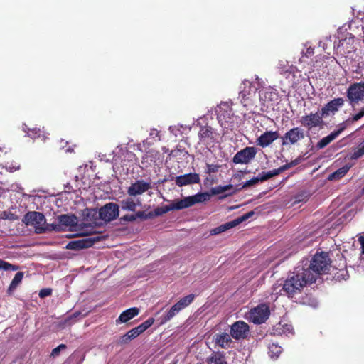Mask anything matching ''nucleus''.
Instances as JSON below:
<instances>
[{
    "instance_id": "19",
    "label": "nucleus",
    "mask_w": 364,
    "mask_h": 364,
    "mask_svg": "<svg viewBox=\"0 0 364 364\" xmlns=\"http://www.w3.org/2000/svg\"><path fill=\"white\" fill-rule=\"evenodd\" d=\"M278 138L277 132H266L257 139V144L262 147H266Z\"/></svg>"
},
{
    "instance_id": "45",
    "label": "nucleus",
    "mask_w": 364,
    "mask_h": 364,
    "mask_svg": "<svg viewBox=\"0 0 364 364\" xmlns=\"http://www.w3.org/2000/svg\"><path fill=\"white\" fill-rule=\"evenodd\" d=\"M220 166L217 164H207L206 166V173L208 174L216 173L218 171V169Z\"/></svg>"
},
{
    "instance_id": "52",
    "label": "nucleus",
    "mask_w": 364,
    "mask_h": 364,
    "mask_svg": "<svg viewBox=\"0 0 364 364\" xmlns=\"http://www.w3.org/2000/svg\"><path fill=\"white\" fill-rule=\"evenodd\" d=\"M154 318H149V319L145 321L141 324L144 326V328L146 330L147 328H149L154 323Z\"/></svg>"
},
{
    "instance_id": "60",
    "label": "nucleus",
    "mask_w": 364,
    "mask_h": 364,
    "mask_svg": "<svg viewBox=\"0 0 364 364\" xmlns=\"http://www.w3.org/2000/svg\"><path fill=\"white\" fill-rule=\"evenodd\" d=\"M289 168H290V166H289V163H287V164H284V166L279 167V169H280L281 172H283V171H286V170H287Z\"/></svg>"
},
{
    "instance_id": "4",
    "label": "nucleus",
    "mask_w": 364,
    "mask_h": 364,
    "mask_svg": "<svg viewBox=\"0 0 364 364\" xmlns=\"http://www.w3.org/2000/svg\"><path fill=\"white\" fill-rule=\"evenodd\" d=\"M23 222L27 226H33L35 228V232L42 234L49 229L46 225V219L45 215L39 212L31 211L27 213L23 218Z\"/></svg>"
},
{
    "instance_id": "34",
    "label": "nucleus",
    "mask_w": 364,
    "mask_h": 364,
    "mask_svg": "<svg viewBox=\"0 0 364 364\" xmlns=\"http://www.w3.org/2000/svg\"><path fill=\"white\" fill-rule=\"evenodd\" d=\"M94 227L90 224H84L78 225L76 230L81 231L82 235H90L94 232Z\"/></svg>"
},
{
    "instance_id": "10",
    "label": "nucleus",
    "mask_w": 364,
    "mask_h": 364,
    "mask_svg": "<svg viewBox=\"0 0 364 364\" xmlns=\"http://www.w3.org/2000/svg\"><path fill=\"white\" fill-rule=\"evenodd\" d=\"M151 188L150 182L144 180H137L132 183L127 189V193L129 196H136L142 195Z\"/></svg>"
},
{
    "instance_id": "64",
    "label": "nucleus",
    "mask_w": 364,
    "mask_h": 364,
    "mask_svg": "<svg viewBox=\"0 0 364 364\" xmlns=\"http://www.w3.org/2000/svg\"><path fill=\"white\" fill-rule=\"evenodd\" d=\"M246 214H247V217L250 218V217H252L254 215V212L250 211V212L247 213Z\"/></svg>"
},
{
    "instance_id": "9",
    "label": "nucleus",
    "mask_w": 364,
    "mask_h": 364,
    "mask_svg": "<svg viewBox=\"0 0 364 364\" xmlns=\"http://www.w3.org/2000/svg\"><path fill=\"white\" fill-rule=\"evenodd\" d=\"M347 95L352 103L362 100L364 97V82L351 85L348 89Z\"/></svg>"
},
{
    "instance_id": "32",
    "label": "nucleus",
    "mask_w": 364,
    "mask_h": 364,
    "mask_svg": "<svg viewBox=\"0 0 364 364\" xmlns=\"http://www.w3.org/2000/svg\"><path fill=\"white\" fill-rule=\"evenodd\" d=\"M234 228V224L232 221L228 222L225 224H223L217 228H215L210 230V234L213 235L220 234L223 232L229 229Z\"/></svg>"
},
{
    "instance_id": "6",
    "label": "nucleus",
    "mask_w": 364,
    "mask_h": 364,
    "mask_svg": "<svg viewBox=\"0 0 364 364\" xmlns=\"http://www.w3.org/2000/svg\"><path fill=\"white\" fill-rule=\"evenodd\" d=\"M100 218L105 222H110L119 216V205L114 203H109L99 210Z\"/></svg>"
},
{
    "instance_id": "22",
    "label": "nucleus",
    "mask_w": 364,
    "mask_h": 364,
    "mask_svg": "<svg viewBox=\"0 0 364 364\" xmlns=\"http://www.w3.org/2000/svg\"><path fill=\"white\" fill-rule=\"evenodd\" d=\"M345 129V126L342 127H339L337 131H334L331 132L328 136L322 138L318 143L317 147L319 149H323L328 144H330L332 141H333L343 130Z\"/></svg>"
},
{
    "instance_id": "16",
    "label": "nucleus",
    "mask_w": 364,
    "mask_h": 364,
    "mask_svg": "<svg viewBox=\"0 0 364 364\" xmlns=\"http://www.w3.org/2000/svg\"><path fill=\"white\" fill-rule=\"evenodd\" d=\"M200 181L198 173H190L188 174L181 175L175 179V183L178 186H183L193 183H198Z\"/></svg>"
},
{
    "instance_id": "14",
    "label": "nucleus",
    "mask_w": 364,
    "mask_h": 364,
    "mask_svg": "<svg viewBox=\"0 0 364 364\" xmlns=\"http://www.w3.org/2000/svg\"><path fill=\"white\" fill-rule=\"evenodd\" d=\"M304 137V132L299 127H295L287 132L282 137V145L287 146L294 144Z\"/></svg>"
},
{
    "instance_id": "54",
    "label": "nucleus",
    "mask_w": 364,
    "mask_h": 364,
    "mask_svg": "<svg viewBox=\"0 0 364 364\" xmlns=\"http://www.w3.org/2000/svg\"><path fill=\"white\" fill-rule=\"evenodd\" d=\"M149 135L152 138L156 137V138H158L159 141L160 140L159 132L156 129H151Z\"/></svg>"
},
{
    "instance_id": "8",
    "label": "nucleus",
    "mask_w": 364,
    "mask_h": 364,
    "mask_svg": "<svg viewBox=\"0 0 364 364\" xmlns=\"http://www.w3.org/2000/svg\"><path fill=\"white\" fill-rule=\"evenodd\" d=\"M257 154L256 148L247 146L238 151L233 157L235 164H247L255 157Z\"/></svg>"
},
{
    "instance_id": "15",
    "label": "nucleus",
    "mask_w": 364,
    "mask_h": 364,
    "mask_svg": "<svg viewBox=\"0 0 364 364\" xmlns=\"http://www.w3.org/2000/svg\"><path fill=\"white\" fill-rule=\"evenodd\" d=\"M99 239V237H95L70 241L66 245V249L80 250L84 248H87L91 247L96 241H98Z\"/></svg>"
},
{
    "instance_id": "63",
    "label": "nucleus",
    "mask_w": 364,
    "mask_h": 364,
    "mask_svg": "<svg viewBox=\"0 0 364 364\" xmlns=\"http://www.w3.org/2000/svg\"><path fill=\"white\" fill-rule=\"evenodd\" d=\"M148 158H149V156L147 154L142 157V160H141L142 164H145L146 163H148Z\"/></svg>"
},
{
    "instance_id": "53",
    "label": "nucleus",
    "mask_w": 364,
    "mask_h": 364,
    "mask_svg": "<svg viewBox=\"0 0 364 364\" xmlns=\"http://www.w3.org/2000/svg\"><path fill=\"white\" fill-rule=\"evenodd\" d=\"M302 55L309 58L311 55H314V48H311V47H309L306 48V50L304 52V51H302L301 52Z\"/></svg>"
},
{
    "instance_id": "24",
    "label": "nucleus",
    "mask_w": 364,
    "mask_h": 364,
    "mask_svg": "<svg viewBox=\"0 0 364 364\" xmlns=\"http://www.w3.org/2000/svg\"><path fill=\"white\" fill-rule=\"evenodd\" d=\"M58 220L60 225L66 227H73L77 225V218L74 215H60L58 218Z\"/></svg>"
},
{
    "instance_id": "27",
    "label": "nucleus",
    "mask_w": 364,
    "mask_h": 364,
    "mask_svg": "<svg viewBox=\"0 0 364 364\" xmlns=\"http://www.w3.org/2000/svg\"><path fill=\"white\" fill-rule=\"evenodd\" d=\"M350 167L348 166H343L336 171L335 172L332 173L328 176V180L333 181V180H338L343 177L349 171Z\"/></svg>"
},
{
    "instance_id": "61",
    "label": "nucleus",
    "mask_w": 364,
    "mask_h": 364,
    "mask_svg": "<svg viewBox=\"0 0 364 364\" xmlns=\"http://www.w3.org/2000/svg\"><path fill=\"white\" fill-rule=\"evenodd\" d=\"M299 160L295 159L294 161H291L289 164L290 168L296 166L299 164Z\"/></svg>"
},
{
    "instance_id": "31",
    "label": "nucleus",
    "mask_w": 364,
    "mask_h": 364,
    "mask_svg": "<svg viewBox=\"0 0 364 364\" xmlns=\"http://www.w3.org/2000/svg\"><path fill=\"white\" fill-rule=\"evenodd\" d=\"M23 277V272H18L15 274L8 289L9 293H11L13 291L16 289L18 285L22 282Z\"/></svg>"
},
{
    "instance_id": "1",
    "label": "nucleus",
    "mask_w": 364,
    "mask_h": 364,
    "mask_svg": "<svg viewBox=\"0 0 364 364\" xmlns=\"http://www.w3.org/2000/svg\"><path fill=\"white\" fill-rule=\"evenodd\" d=\"M312 283H314V277L311 274H307L301 265H298L282 285L276 284L273 287L272 294L277 295L283 291L288 297L294 298L296 295L301 294L304 287Z\"/></svg>"
},
{
    "instance_id": "23",
    "label": "nucleus",
    "mask_w": 364,
    "mask_h": 364,
    "mask_svg": "<svg viewBox=\"0 0 364 364\" xmlns=\"http://www.w3.org/2000/svg\"><path fill=\"white\" fill-rule=\"evenodd\" d=\"M232 341L227 333L218 334L215 336V343L222 348H228L231 346Z\"/></svg>"
},
{
    "instance_id": "43",
    "label": "nucleus",
    "mask_w": 364,
    "mask_h": 364,
    "mask_svg": "<svg viewBox=\"0 0 364 364\" xmlns=\"http://www.w3.org/2000/svg\"><path fill=\"white\" fill-rule=\"evenodd\" d=\"M0 218L3 220H16L18 217L10 211H3L1 213Z\"/></svg>"
},
{
    "instance_id": "33",
    "label": "nucleus",
    "mask_w": 364,
    "mask_h": 364,
    "mask_svg": "<svg viewBox=\"0 0 364 364\" xmlns=\"http://www.w3.org/2000/svg\"><path fill=\"white\" fill-rule=\"evenodd\" d=\"M363 116H364V107L360 110V112L358 114L353 115L351 118H349L347 120H346L345 122H343V123H341L339 125V127H342L345 126V129H346L348 126H349L354 122L359 120Z\"/></svg>"
},
{
    "instance_id": "26",
    "label": "nucleus",
    "mask_w": 364,
    "mask_h": 364,
    "mask_svg": "<svg viewBox=\"0 0 364 364\" xmlns=\"http://www.w3.org/2000/svg\"><path fill=\"white\" fill-rule=\"evenodd\" d=\"M139 334L137 333L135 330V328H132L130 331H129L127 333L121 336L119 339V344H125L129 343L131 340L136 338L139 336Z\"/></svg>"
},
{
    "instance_id": "39",
    "label": "nucleus",
    "mask_w": 364,
    "mask_h": 364,
    "mask_svg": "<svg viewBox=\"0 0 364 364\" xmlns=\"http://www.w3.org/2000/svg\"><path fill=\"white\" fill-rule=\"evenodd\" d=\"M273 95L276 96V93L272 90L264 91L259 94L260 100L263 101L265 103L267 100H272Z\"/></svg>"
},
{
    "instance_id": "36",
    "label": "nucleus",
    "mask_w": 364,
    "mask_h": 364,
    "mask_svg": "<svg viewBox=\"0 0 364 364\" xmlns=\"http://www.w3.org/2000/svg\"><path fill=\"white\" fill-rule=\"evenodd\" d=\"M23 131L27 134V136L32 139H35L36 137L41 136L40 129H36V128L28 129L26 124L23 125Z\"/></svg>"
},
{
    "instance_id": "11",
    "label": "nucleus",
    "mask_w": 364,
    "mask_h": 364,
    "mask_svg": "<svg viewBox=\"0 0 364 364\" xmlns=\"http://www.w3.org/2000/svg\"><path fill=\"white\" fill-rule=\"evenodd\" d=\"M249 333V326L244 321H239L235 322L230 328L231 336L236 339L240 340L245 338L247 336Z\"/></svg>"
},
{
    "instance_id": "7",
    "label": "nucleus",
    "mask_w": 364,
    "mask_h": 364,
    "mask_svg": "<svg viewBox=\"0 0 364 364\" xmlns=\"http://www.w3.org/2000/svg\"><path fill=\"white\" fill-rule=\"evenodd\" d=\"M216 112L218 114V121L221 123L222 126H225V123L232 122L234 115L228 102H221Z\"/></svg>"
},
{
    "instance_id": "35",
    "label": "nucleus",
    "mask_w": 364,
    "mask_h": 364,
    "mask_svg": "<svg viewBox=\"0 0 364 364\" xmlns=\"http://www.w3.org/2000/svg\"><path fill=\"white\" fill-rule=\"evenodd\" d=\"M282 348L277 344L272 343L269 346V354L272 358H277L282 353Z\"/></svg>"
},
{
    "instance_id": "49",
    "label": "nucleus",
    "mask_w": 364,
    "mask_h": 364,
    "mask_svg": "<svg viewBox=\"0 0 364 364\" xmlns=\"http://www.w3.org/2000/svg\"><path fill=\"white\" fill-rule=\"evenodd\" d=\"M327 41H331V36H327L324 41H320L318 43V46L322 47L324 50L327 48Z\"/></svg>"
},
{
    "instance_id": "13",
    "label": "nucleus",
    "mask_w": 364,
    "mask_h": 364,
    "mask_svg": "<svg viewBox=\"0 0 364 364\" xmlns=\"http://www.w3.org/2000/svg\"><path fill=\"white\" fill-rule=\"evenodd\" d=\"M198 137L200 143L206 146L213 145L216 139L213 129L209 126L200 127Z\"/></svg>"
},
{
    "instance_id": "5",
    "label": "nucleus",
    "mask_w": 364,
    "mask_h": 364,
    "mask_svg": "<svg viewBox=\"0 0 364 364\" xmlns=\"http://www.w3.org/2000/svg\"><path fill=\"white\" fill-rule=\"evenodd\" d=\"M269 316V307L266 304H260L251 309L248 318L251 322L255 324H261L268 318Z\"/></svg>"
},
{
    "instance_id": "2",
    "label": "nucleus",
    "mask_w": 364,
    "mask_h": 364,
    "mask_svg": "<svg viewBox=\"0 0 364 364\" xmlns=\"http://www.w3.org/2000/svg\"><path fill=\"white\" fill-rule=\"evenodd\" d=\"M330 264L331 259L328 254L322 252L315 254L310 264H308V261H302L300 265L307 274H311L314 277V282H315L320 274L328 272Z\"/></svg>"
},
{
    "instance_id": "40",
    "label": "nucleus",
    "mask_w": 364,
    "mask_h": 364,
    "mask_svg": "<svg viewBox=\"0 0 364 364\" xmlns=\"http://www.w3.org/2000/svg\"><path fill=\"white\" fill-rule=\"evenodd\" d=\"M265 180L262 178V173L259 174L257 177H255L249 181H247L243 187H248L258 183L260 181H264Z\"/></svg>"
},
{
    "instance_id": "17",
    "label": "nucleus",
    "mask_w": 364,
    "mask_h": 364,
    "mask_svg": "<svg viewBox=\"0 0 364 364\" xmlns=\"http://www.w3.org/2000/svg\"><path fill=\"white\" fill-rule=\"evenodd\" d=\"M344 100L341 97L336 98L328 104H326L322 109L321 113L323 117H326L330 115L331 114H334L336 112L340 107L343 105Z\"/></svg>"
},
{
    "instance_id": "20",
    "label": "nucleus",
    "mask_w": 364,
    "mask_h": 364,
    "mask_svg": "<svg viewBox=\"0 0 364 364\" xmlns=\"http://www.w3.org/2000/svg\"><path fill=\"white\" fill-rule=\"evenodd\" d=\"M141 205L139 199H134L132 196L126 198L121 200L120 205L123 210L134 212L137 206Z\"/></svg>"
},
{
    "instance_id": "30",
    "label": "nucleus",
    "mask_w": 364,
    "mask_h": 364,
    "mask_svg": "<svg viewBox=\"0 0 364 364\" xmlns=\"http://www.w3.org/2000/svg\"><path fill=\"white\" fill-rule=\"evenodd\" d=\"M194 294H189L181 298L175 305L181 311L188 306L194 299Z\"/></svg>"
},
{
    "instance_id": "25",
    "label": "nucleus",
    "mask_w": 364,
    "mask_h": 364,
    "mask_svg": "<svg viewBox=\"0 0 364 364\" xmlns=\"http://www.w3.org/2000/svg\"><path fill=\"white\" fill-rule=\"evenodd\" d=\"M181 310L174 304L167 312L166 314L161 317V324H164L169 320H171L173 317H174L177 314H178Z\"/></svg>"
},
{
    "instance_id": "41",
    "label": "nucleus",
    "mask_w": 364,
    "mask_h": 364,
    "mask_svg": "<svg viewBox=\"0 0 364 364\" xmlns=\"http://www.w3.org/2000/svg\"><path fill=\"white\" fill-rule=\"evenodd\" d=\"M18 269V266L13 265L2 259H0V269L16 271Z\"/></svg>"
},
{
    "instance_id": "37",
    "label": "nucleus",
    "mask_w": 364,
    "mask_h": 364,
    "mask_svg": "<svg viewBox=\"0 0 364 364\" xmlns=\"http://www.w3.org/2000/svg\"><path fill=\"white\" fill-rule=\"evenodd\" d=\"M233 186L231 184L226 185V186H218L215 188H213L211 189V192L213 195H218L223 193H225L228 191L232 190Z\"/></svg>"
},
{
    "instance_id": "29",
    "label": "nucleus",
    "mask_w": 364,
    "mask_h": 364,
    "mask_svg": "<svg viewBox=\"0 0 364 364\" xmlns=\"http://www.w3.org/2000/svg\"><path fill=\"white\" fill-rule=\"evenodd\" d=\"M278 69L281 74H291L294 73V68L290 65L287 61L279 60Z\"/></svg>"
},
{
    "instance_id": "42",
    "label": "nucleus",
    "mask_w": 364,
    "mask_h": 364,
    "mask_svg": "<svg viewBox=\"0 0 364 364\" xmlns=\"http://www.w3.org/2000/svg\"><path fill=\"white\" fill-rule=\"evenodd\" d=\"M364 155V144H361L360 146L353 151L350 158L351 159H358Z\"/></svg>"
},
{
    "instance_id": "44",
    "label": "nucleus",
    "mask_w": 364,
    "mask_h": 364,
    "mask_svg": "<svg viewBox=\"0 0 364 364\" xmlns=\"http://www.w3.org/2000/svg\"><path fill=\"white\" fill-rule=\"evenodd\" d=\"M280 173H282V172H281L279 168L272 170V171H270L269 172H262V178L266 181L273 176H277Z\"/></svg>"
},
{
    "instance_id": "28",
    "label": "nucleus",
    "mask_w": 364,
    "mask_h": 364,
    "mask_svg": "<svg viewBox=\"0 0 364 364\" xmlns=\"http://www.w3.org/2000/svg\"><path fill=\"white\" fill-rule=\"evenodd\" d=\"M208 364H227V362L223 354L215 353L208 359Z\"/></svg>"
},
{
    "instance_id": "50",
    "label": "nucleus",
    "mask_w": 364,
    "mask_h": 364,
    "mask_svg": "<svg viewBox=\"0 0 364 364\" xmlns=\"http://www.w3.org/2000/svg\"><path fill=\"white\" fill-rule=\"evenodd\" d=\"M66 348L65 345L64 344H60L59 345L58 347H56L55 348H54L53 350H52V355L55 356V355H58L60 353V351L62 350V349H65Z\"/></svg>"
},
{
    "instance_id": "55",
    "label": "nucleus",
    "mask_w": 364,
    "mask_h": 364,
    "mask_svg": "<svg viewBox=\"0 0 364 364\" xmlns=\"http://www.w3.org/2000/svg\"><path fill=\"white\" fill-rule=\"evenodd\" d=\"M122 219L124 221H130V222L136 220L134 215H126L123 216L122 218Z\"/></svg>"
},
{
    "instance_id": "3",
    "label": "nucleus",
    "mask_w": 364,
    "mask_h": 364,
    "mask_svg": "<svg viewBox=\"0 0 364 364\" xmlns=\"http://www.w3.org/2000/svg\"><path fill=\"white\" fill-rule=\"evenodd\" d=\"M210 199L208 193H198L191 196H187L181 200H175L170 205L155 210V215H160L171 210H178L189 208L195 204L203 203Z\"/></svg>"
},
{
    "instance_id": "58",
    "label": "nucleus",
    "mask_w": 364,
    "mask_h": 364,
    "mask_svg": "<svg viewBox=\"0 0 364 364\" xmlns=\"http://www.w3.org/2000/svg\"><path fill=\"white\" fill-rule=\"evenodd\" d=\"M46 225L48 226V230L47 231H50V230H59V225H56V224H46Z\"/></svg>"
},
{
    "instance_id": "48",
    "label": "nucleus",
    "mask_w": 364,
    "mask_h": 364,
    "mask_svg": "<svg viewBox=\"0 0 364 364\" xmlns=\"http://www.w3.org/2000/svg\"><path fill=\"white\" fill-rule=\"evenodd\" d=\"M51 292H52V290L50 289H48V288L43 289L39 292V296L41 298H44V297L48 296L51 294Z\"/></svg>"
},
{
    "instance_id": "59",
    "label": "nucleus",
    "mask_w": 364,
    "mask_h": 364,
    "mask_svg": "<svg viewBox=\"0 0 364 364\" xmlns=\"http://www.w3.org/2000/svg\"><path fill=\"white\" fill-rule=\"evenodd\" d=\"M359 243L361 246L362 253L364 254V237L360 236L358 238Z\"/></svg>"
},
{
    "instance_id": "12",
    "label": "nucleus",
    "mask_w": 364,
    "mask_h": 364,
    "mask_svg": "<svg viewBox=\"0 0 364 364\" xmlns=\"http://www.w3.org/2000/svg\"><path fill=\"white\" fill-rule=\"evenodd\" d=\"M323 115L321 112L318 111L315 113H310L308 115L303 116L301 118V123L308 129H311L320 126L323 122Z\"/></svg>"
},
{
    "instance_id": "18",
    "label": "nucleus",
    "mask_w": 364,
    "mask_h": 364,
    "mask_svg": "<svg viewBox=\"0 0 364 364\" xmlns=\"http://www.w3.org/2000/svg\"><path fill=\"white\" fill-rule=\"evenodd\" d=\"M257 87L252 85L249 80H244L240 87L239 97L241 100L245 101L249 99L252 94H255Z\"/></svg>"
},
{
    "instance_id": "62",
    "label": "nucleus",
    "mask_w": 364,
    "mask_h": 364,
    "mask_svg": "<svg viewBox=\"0 0 364 364\" xmlns=\"http://www.w3.org/2000/svg\"><path fill=\"white\" fill-rule=\"evenodd\" d=\"M80 314V313H75L71 317H70L69 318L66 319L64 322H63V324H66L68 323H69L70 320L72 318V317H77L78 315Z\"/></svg>"
},
{
    "instance_id": "47",
    "label": "nucleus",
    "mask_w": 364,
    "mask_h": 364,
    "mask_svg": "<svg viewBox=\"0 0 364 364\" xmlns=\"http://www.w3.org/2000/svg\"><path fill=\"white\" fill-rule=\"evenodd\" d=\"M249 218L247 217V214L245 213V215H243L242 216L237 218V219H235L233 220H232V223L234 224V227L237 226V225H239L240 223H241L242 222L247 220Z\"/></svg>"
},
{
    "instance_id": "46",
    "label": "nucleus",
    "mask_w": 364,
    "mask_h": 364,
    "mask_svg": "<svg viewBox=\"0 0 364 364\" xmlns=\"http://www.w3.org/2000/svg\"><path fill=\"white\" fill-rule=\"evenodd\" d=\"M151 213L146 214L144 211H138L134 215L135 220H136L137 218L148 219V218H151Z\"/></svg>"
},
{
    "instance_id": "51",
    "label": "nucleus",
    "mask_w": 364,
    "mask_h": 364,
    "mask_svg": "<svg viewBox=\"0 0 364 364\" xmlns=\"http://www.w3.org/2000/svg\"><path fill=\"white\" fill-rule=\"evenodd\" d=\"M154 318H149V319L145 321L141 324L144 326V328L146 330L147 328H149L154 323Z\"/></svg>"
},
{
    "instance_id": "21",
    "label": "nucleus",
    "mask_w": 364,
    "mask_h": 364,
    "mask_svg": "<svg viewBox=\"0 0 364 364\" xmlns=\"http://www.w3.org/2000/svg\"><path fill=\"white\" fill-rule=\"evenodd\" d=\"M139 313V309L136 307H132L124 311L116 320L117 323H126L137 316Z\"/></svg>"
},
{
    "instance_id": "56",
    "label": "nucleus",
    "mask_w": 364,
    "mask_h": 364,
    "mask_svg": "<svg viewBox=\"0 0 364 364\" xmlns=\"http://www.w3.org/2000/svg\"><path fill=\"white\" fill-rule=\"evenodd\" d=\"M6 169L10 172H14L16 170H18L20 166H6Z\"/></svg>"
},
{
    "instance_id": "38",
    "label": "nucleus",
    "mask_w": 364,
    "mask_h": 364,
    "mask_svg": "<svg viewBox=\"0 0 364 364\" xmlns=\"http://www.w3.org/2000/svg\"><path fill=\"white\" fill-rule=\"evenodd\" d=\"M292 326L291 325L285 324L284 326H282L277 327L275 329L274 333L277 334H286L291 333L292 332Z\"/></svg>"
},
{
    "instance_id": "57",
    "label": "nucleus",
    "mask_w": 364,
    "mask_h": 364,
    "mask_svg": "<svg viewBox=\"0 0 364 364\" xmlns=\"http://www.w3.org/2000/svg\"><path fill=\"white\" fill-rule=\"evenodd\" d=\"M134 328L136 331L139 333V335L146 331L144 326L142 324H140L139 326L135 327Z\"/></svg>"
}]
</instances>
